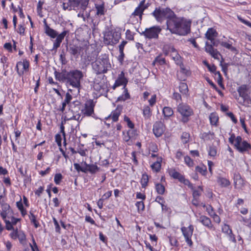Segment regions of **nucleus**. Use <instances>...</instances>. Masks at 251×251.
I'll return each instance as SVG.
<instances>
[{"label":"nucleus","mask_w":251,"mask_h":251,"mask_svg":"<svg viewBox=\"0 0 251 251\" xmlns=\"http://www.w3.org/2000/svg\"><path fill=\"white\" fill-rule=\"evenodd\" d=\"M237 91L239 96L243 99L244 105H247L251 104V100L247 94V86L246 85L240 86L238 88Z\"/></svg>","instance_id":"12"},{"label":"nucleus","mask_w":251,"mask_h":251,"mask_svg":"<svg viewBox=\"0 0 251 251\" xmlns=\"http://www.w3.org/2000/svg\"><path fill=\"white\" fill-rule=\"evenodd\" d=\"M169 174L170 176L174 179H176L180 174L179 172L176 171L175 169H170L169 171Z\"/></svg>","instance_id":"53"},{"label":"nucleus","mask_w":251,"mask_h":251,"mask_svg":"<svg viewBox=\"0 0 251 251\" xmlns=\"http://www.w3.org/2000/svg\"><path fill=\"white\" fill-rule=\"evenodd\" d=\"M143 114L145 119H149L151 115V111L148 105L143 107Z\"/></svg>","instance_id":"34"},{"label":"nucleus","mask_w":251,"mask_h":251,"mask_svg":"<svg viewBox=\"0 0 251 251\" xmlns=\"http://www.w3.org/2000/svg\"><path fill=\"white\" fill-rule=\"evenodd\" d=\"M166 64V60L165 58L162 57L160 55H158L155 57L154 61L152 62V65L154 66L155 64L158 65H163Z\"/></svg>","instance_id":"32"},{"label":"nucleus","mask_w":251,"mask_h":251,"mask_svg":"<svg viewBox=\"0 0 251 251\" xmlns=\"http://www.w3.org/2000/svg\"><path fill=\"white\" fill-rule=\"evenodd\" d=\"M218 36V32L214 28H209L205 34V37L208 40H213Z\"/></svg>","instance_id":"23"},{"label":"nucleus","mask_w":251,"mask_h":251,"mask_svg":"<svg viewBox=\"0 0 251 251\" xmlns=\"http://www.w3.org/2000/svg\"><path fill=\"white\" fill-rule=\"evenodd\" d=\"M184 161L189 167H192L194 165L193 160L188 156H186L184 157Z\"/></svg>","instance_id":"54"},{"label":"nucleus","mask_w":251,"mask_h":251,"mask_svg":"<svg viewBox=\"0 0 251 251\" xmlns=\"http://www.w3.org/2000/svg\"><path fill=\"white\" fill-rule=\"evenodd\" d=\"M234 147L240 152H244L251 148V145L246 141H243L241 136H238L235 140Z\"/></svg>","instance_id":"11"},{"label":"nucleus","mask_w":251,"mask_h":251,"mask_svg":"<svg viewBox=\"0 0 251 251\" xmlns=\"http://www.w3.org/2000/svg\"><path fill=\"white\" fill-rule=\"evenodd\" d=\"M208 214L213 219L215 222L217 224H219L221 222V219L220 217L215 213L212 214L210 211H208Z\"/></svg>","instance_id":"50"},{"label":"nucleus","mask_w":251,"mask_h":251,"mask_svg":"<svg viewBox=\"0 0 251 251\" xmlns=\"http://www.w3.org/2000/svg\"><path fill=\"white\" fill-rule=\"evenodd\" d=\"M147 8V7H140V6L137 7L134 11L132 13L131 18L132 17H134L135 16H139L140 19V20L142 19V15L143 13V11Z\"/></svg>","instance_id":"28"},{"label":"nucleus","mask_w":251,"mask_h":251,"mask_svg":"<svg viewBox=\"0 0 251 251\" xmlns=\"http://www.w3.org/2000/svg\"><path fill=\"white\" fill-rule=\"evenodd\" d=\"M208 154L211 156L214 157L217 154V150L216 149V148L215 147H210L209 151H208Z\"/></svg>","instance_id":"57"},{"label":"nucleus","mask_w":251,"mask_h":251,"mask_svg":"<svg viewBox=\"0 0 251 251\" xmlns=\"http://www.w3.org/2000/svg\"><path fill=\"white\" fill-rule=\"evenodd\" d=\"M214 133L209 131L208 132H203L201 134L200 137L204 141L212 140L214 139Z\"/></svg>","instance_id":"27"},{"label":"nucleus","mask_w":251,"mask_h":251,"mask_svg":"<svg viewBox=\"0 0 251 251\" xmlns=\"http://www.w3.org/2000/svg\"><path fill=\"white\" fill-rule=\"evenodd\" d=\"M84 164L86 167H88V172L92 174L96 173L100 170V168L96 164H88L86 162H84Z\"/></svg>","instance_id":"29"},{"label":"nucleus","mask_w":251,"mask_h":251,"mask_svg":"<svg viewBox=\"0 0 251 251\" xmlns=\"http://www.w3.org/2000/svg\"><path fill=\"white\" fill-rule=\"evenodd\" d=\"M69 33L68 30H64L63 32H62L60 34H57L56 36V39L60 41L61 42H62L65 36L67 34Z\"/></svg>","instance_id":"51"},{"label":"nucleus","mask_w":251,"mask_h":251,"mask_svg":"<svg viewBox=\"0 0 251 251\" xmlns=\"http://www.w3.org/2000/svg\"><path fill=\"white\" fill-rule=\"evenodd\" d=\"M155 190L158 194L162 195L165 193V188L163 184L157 183L155 184Z\"/></svg>","instance_id":"37"},{"label":"nucleus","mask_w":251,"mask_h":251,"mask_svg":"<svg viewBox=\"0 0 251 251\" xmlns=\"http://www.w3.org/2000/svg\"><path fill=\"white\" fill-rule=\"evenodd\" d=\"M176 179H177L180 182L184 183L185 185H188L190 188L193 187V184L190 183L189 180L187 179H185L184 176L181 174L178 175V176Z\"/></svg>","instance_id":"36"},{"label":"nucleus","mask_w":251,"mask_h":251,"mask_svg":"<svg viewBox=\"0 0 251 251\" xmlns=\"http://www.w3.org/2000/svg\"><path fill=\"white\" fill-rule=\"evenodd\" d=\"M209 120L211 125L217 126V123L219 120L218 115L214 113H212L209 115Z\"/></svg>","instance_id":"35"},{"label":"nucleus","mask_w":251,"mask_h":251,"mask_svg":"<svg viewBox=\"0 0 251 251\" xmlns=\"http://www.w3.org/2000/svg\"><path fill=\"white\" fill-rule=\"evenodd\" d=\"M2 211L0 213V216L3 220L6 218L7 215L10 212V208L9 205L7 203H4L1 205Z\"/></svg>","instance_id":"24"},{"label":"nucleus","mask_w":251,"mask_h":251,"mask_svg":"<svg viewBox=\"0 0 251 251\" xmlns=\"http://www.w3.org/2000/svg\"><path fill=\"white\" fill-rule=\"evenodd\" d=\"M54 76L57 80L64 82L67 86H71L76 88L77 93L79 92L81 86L80 80L83 77L82 71L78 70H73L70 71H67L66 70H62L61 72L55 71Z\"/></svg>","instance_id":"1"},{"label":"nucleus","mask_w":251,"mask_h":251,"mask_svg":"<svg viewBox=\"0 0 251 251\" xmlns=\"http://www.w3.org/2000/svg\"><path fill=\"white\" fill-rule=\"evenodd\" d=\"M172 58L177 65L179 66L183 63L181 61V57L178 53H176L175 56H173Z\"/></svg>","instance_id":"43"},{"label":"nucleus","mask_w":251,"mask_h":251,"mask_svg":"<svg viewBox=\"0 0 251 251\" xmlns=\"http://www.w3.org/2000/svg\"><path fill=\"white\" fill-rule=\"evenodd\" d=\"M179 66L180 68V72L186 75H190V72L184 67V66L183 63L180 64Z\"/></svg>","instance_id":"59"},{"label":"nucleus","mask_w":251,"mask_h":251,"mask_svg":"<svg viewBox=\"0 0 251 251\" xmlns=\"http://www.w3.org/2000/svg\"><path fill=\"white\" fill-rule=\"evenodd\" d=\"M126 38L129 40H134V36L132 34V32L129 30H126Z\"/></svg>","instance_id":"60"},{"label":"nucleus","mask_w":251,"mask_h":251,"mask_svg":"<svg viewBox=\"0 0 251 251\" xmlns=\"http://www.w3.org/2000/svg\"><path fill=\"white\" fill-rule=\"evenodd\" d=\"M177 111L181 115V121L186 123L189 117L193 114V110L190 106L184 103H180L177 106Z\"/></svg>","instance_id":"8"},{"label":"nucleus","mask_w":251,"mask_h":251,"mask_svg":"<svg viewBox=\"0 0 251 251\" xmlns=\"http://www.w3.org/2000/svg\"><path fill=\"white\" fill-rule=\"evenodd\" d=\"M80 103L79 101L76 100L73 102V103L70 104V107L72 109V110L73 112H77V109H80Z\"/></svg>","instance_id":"40"},{"label":"nucleus","mask_w":251,"mask_h":251,"mask_svg":"<svg viewBox=\"0 0 251 251\" xmlns=\"http://www.w3.org/2000/svg\"><path fill=\"white\" fill-rule=\"evenodd\" d=\"M149 181V176L148 175L146 174H144L142 175V178L141 180V184L142 187L143 188H145L147 185Z\"/></svg>","instance_id":"38"},{"label":"nucleus","mask_w":251,"mask_h":251,"mask_svg":"<svg viewBox=\"0 0 251 251\" xmlns=\"http://www.w3.org/2000/svg\"><path fill=\"white\" fill-rule=\"evenodd\" d=\"M45 33L51 38H54L57 35V32L51 28L47 24L46 20H44Z\"/></svg>","instance_id":"21"},{"label":"nucleus","mask_w":251,"mask_h":251,"mask_svg":"<svg viewBox=\"0 0 251 251\" xmlns=\"http://www.w3.org/2000/svg\"><path fill=\"white\" fill-rule=\"evenodd\" d=\"M161 31V29L160 26H153L150 28H146L145 31L140 34L148 39H157L158 38V34Z\"/></svg>","instance_id":"9"},{"label":"nucleus","mask_w":251,"mask_h":251,"mask_svg":"<svg viewBox=\"0 0 251 251\" xmlns=\"http://www.w3.org/2000/svg\"><path fill=\"white\" fill-rule=\"evenodd\" d=\"M217 182L222 187H227L230 185V182L226 178L221 176L217 177Z\"/></svg>","instance_id":"26"},{"label":"nucleus","mask_w":251,"mask_h":251,"mask_svg":"<svg viewBox=\"0 0 251 251\" xmlns=\"http://www.w3.org/2000/svg\"><path fill=\"white\" fill-rule=\"evenodd\" d=\"M80 48L76 46L70 47L69 51L71 54L77 57L80 53Z\"/></svg>","instance_id":"31"},{"label":"nucleus","mask_w":251,"mask_h":251,"mask_svg":"<svg viewBox=\"0 0 251 251\" xmlns=\"http://www.w3.org/2000/svg\"><path fill=\"white\" fill-rule=\"evenodd\" d=\"M224 59L222 58V61L220 62V66L222 67V71L225 74L227 71L228 67L230 65L229 63L223 62Z\"/></svg>","instance_id":"46"},{"label":"nucleus","mask_w":251,"mask_h":251,"mask_svg":"<svg viewBox=\"0 0 251 251\" xmlns=\"http://www.w3.org/2000/svg\"><path fill=\"white\" fill-rule=\"evenodd\" d=\"M62 179L63 176L60 173L56 174L54 175V181L56 184H59Z\"/></svg>","instance_id":"44"},{"label":"nucleus","mask_w":251,"mask_h":251,"mask_svg":"<svg viewBox=\"0 0 251 251\" xmlns=\"http://www.w3.org/2000/svg\"><path fill=\"white\" fill-rule=\"evenodd\" d=\"M94 105L92 102L86 103L84 109L81 110V112L84 116H91L94 114Z\"/></svg>","instance_id":"19"},{"label":"nucleus","mask_w":251,"mask_h":251,"mask_svg":"<svg viewBox=\"0 0 251 251\" xmlns=\"http://www.w3.org/2000/svg\"><path fill=\"white\" fill-rule=\"evenodd\" d=\"M215 75L218 76L217 82L221 87L224 89V85L223 84V78L219 72L215 73Z\"/></svg>","instance_id":"47"},{"label":"nucleus","mask_w":251,"mask_h":251,"mask_svg":"<svg viewBox=\"0 0 251 251\" xmlns=\"http://www.w3.org/2000/svg\"><path fill=\"white\" fill-rule=\"evenodd\" d=\"M162 161V157H157L156 161L154 162L151 165V168L154 172H158L160 171L161 167Z\"/></svg>","instance_id":"25"},{"label":"nucleus","mask_w":251,"mask_h":251,"mask_svg":"<svg viewBox=\"0 0 251 251\" xmlns=\"http://www.w3.org/2000/svg\"><path fill=\"white\" fill-rule=\"evenodd\" d=\"M222 231L226 235L229 241L234 243H236L235 235L233 234L232 229L229 225L225 224L222 227Z\"/></svg>","instance_id":"16"},{"label":"nucleus","mask_w":251,"mask_h":251,"mask_svg":"<svg viewBox=\"0 0 251 251\" xmlns=\"http://www.w3.org/2000/svg\"><path fill=\"white\" fill-rule=\"evenodd\" d=\"M32 241L33 242V245H31L30 243H29V245L31 247L32 251H39L38 246L35 242V241L33 237H32Z\"/></svg>","instance_id":"61"},{"label":"nucleus","mask_w":251,"mask_h":251,"mask_svg":"<svg viewBox=\"0 0 251 251\" xmlns=\"http://www.w3.org/2000/svg\"><path fill=\"white\" fill-rule=\"evenodd\" d=\"M181 231L187 245L190 247H192L193 244L191 239L194 231L193 225H190L187 227L182 226L181 227Z\"/></svg>","instance_id":"10"},{"label":"nucleus","mask_w":251,"mask_h":251,"mask_svg":"<svg viewBox=\"0 0 251 251\" xmlns=\"http://www.w3.org/2000/svg\"><path fill=\"white\" fill-rule=\"evenodd\" d=\"M152 15L155 17L158 22L162 23L167 20L166 24L168 27V23L170 20H172L176 16L174 12L170 8H156L152 13Z\"/></svg>","instance_id":"5"},{"label":"nucleus","mask_w":251,"mask_h":251,"mask_svg":"<svg viewBox=\"0 0 251 251\" xmlns=\"http://www.w3.org/2000/svg\"><path fill=\"white\" fill-rule=\"evenodd\" d=\"M199 190H194L193 192V197L194 198H199V196L201 195V192L202 191V189L201 186L199 187Z\"/></svg>","instance_id":"55"},{"label":"nucleus","mask_w":251,"mask_h":251,"mask_svg":"<svg viewBox=\"0 0 251 251\" xmlns=\"http://www.w3.org/2000/svg\"><path fill=\"white\" fill-rule=\"evenodd\" d=\"M122 107L121 106H118L116 109L113 111L111 114L105 119L106 120H108L109 119L111 118L113 122H117L118 120L119 117L121 114Z\"/></svg>","instance_id":"20"},{"label":"nucleus","mask_w":251,"mask_h":251,"mask_svg":"<svg viewBox=\"0 0 251 251\" xmlns=\"http://www.w3.org/2000/svg\"><path fill=\"white\" fill-rule=\"evenodd\" d=\"M243 179L240 175L237 174L234 175V183L235 186L237 185L238 183H239V184H242L243 183Z\"/></svg>","instance_id":"45"},{"label":"nucleus","mask_w":251,"mask_h":251,"mask_svg":"<svg viewBox=\"0 0 251 251\" xmlns=\"http://www.w3.org/2000/svg\"><path fill=\"white\" fill-rule=\"evenodd\" d=\"M95 8L97 11L96 15L100 17L105 14L106 9L105 8L104 3L102 2L100 4H95Z\"/></svg>","instance_id":"22"},{"label":"nucleus","mask_w":251,"mask_h":251,"mask_svg":"<svg viewBox=\"0 0 251 251\" xmlns=\"http://www.w3.org/2000/svg\"><path fill=\"white\" fill-rule=\"evenodd\" d=\"M133 132V130H129L127 132L125 133V132L123 131V133L124 134L123 139L126 142H128L131 138L130 133Z\"/></svg>","instance_id":"52"},{"label":"nucleus","mask_w":251,"mask_h":251,"mask_svg":"<svg viewBox=\"0 0 251 251\" xmlns=\"http://www.w3.org/2000/svg\"><path fill=\"white\" fill-rule=\"evenodd\" d=\"M127 82L128 80L125 76V73L123 71L121 72L118 75V78L113 86V88L115 89L117 87L121 85L124 86V94L118 98L117 101H125L130 98L129 94L127 88L126 87Z\"/></svg>","instance_id":"6"},{"label":"nucleus","mask_w":251,"mask_h":251,"mask_svg":"<svg viewBox=\"0 0 251 251\" xmlns=\"http://www.w3.org/2000/svg\"><path fill=\"white\" fill-rule=\"evenodd\" d=\"M204 50L215 59L219 60V56H221L220 52L209 43L206 41L205 44Z\"/></svg>","instance_id":"13"},{"label":"nucleus","mask_w":251,"mask_h":251,"mask_svg":"<svg viewBox=\"0 0 251 251\" xmlns=\"http://www.w3.org/2000/svg\"><path fill=\"white\" fill-rule=\"evenodd\" d=\"M18 238L21 244L24 246L26 244V236L23 231H19Z\"/></svg>","instance_id":"39"},{"label":"nucleus","mask_w":251,"mask_h":251,"mask_svg":"<svg viewBox=\"0 0 251 251\" xmlns=\"http://www.w3.org/2000/svg\"><path fill=\"white\" fill-rule=\"evenodd\" d=\"M220 44L222 47H225L227 49L230 50L232 51H236L237 50L236 49L233 47L231 44H229L226 42H221Z\"/></svg>","instance_id":"41"},{"label":"nucleus","mask_w":251,"mask_h":251,"mask_svg":"<svg viewBox=\"0 0 251 251\" xmlns=\"http://www.w3.org/2000/svg\"><path fill=\"white\" fill-rule=\"evenodd\" d=\"M198 221L202 224L203 226L211 230H215V227L212 223L211 219L204 215H201Z\"/></svg>","instance_id":"17"},{"label":"nucleus","mask_w":251,"mask_h":251,"mask_svg":"<svg viewBox=\"0 0 251 251\" xmlns=\"http://www.w3.org/2000/svg\"><path fill=\"white\" fill-rule=\"evenodd\" d=\"M162 113L165 118H169L173 115L174 111L171 107L165 106L163 109Z\"/></svg>","instance_id":"30"},{"label":"nucleus","mask_w":251,"mask_h":251,"mask_svg":"<svg viewBox=\"0 0 251 251\" xmlns=\"http://www.w3.org/2000/svg\"><path fill=\"white\" fill-rule=\"evenodd\" d=\"M89 0H62V7L64 10H80L84 11Z\"/></svg>","instance_id":"4"},{"label":"nucleus","mask_w":251,"mask_h":251,"mask_svg":"<svg viewBox=\"0 0 251 251\" xmlns=\"http://www.w3.org/2000/svg\"><path fill=\"white\" fill-rule=\"evenodd\" d=\"M104 75L101 76H98L94 80V88L97 91H100L101 89H104Z\"/></svg>","instance_id":"18"},{"label":"nucleus","mask_w":251,"mask_h":251,"mask_svg":"<svg viewBox=\"0 0 251 251\" xmlns=\"http://www.w3.org/2000/svg\"><path fill=\"white\" fill-rule=\"evenodd\" d=\"M29 66V62L26 59L23 60V61H19L17 63L16 67L17 73L20 76L23 75L24 73V71H27L28 69Z\"/></svg>","instance_id":"15"},{"label":"nucleus","mask_w":251,"mask_h":251,"mask_svg":"<svg viewBox=\"0 0 251 251\" xmlns=\"http://www.w3.org/2000/svg\"><path fill=\"white\" fill-rule=\"evenodd\" d=\"M189 133L186 132H183L181 136L182 142L184 144L187 143L189 142Z\"/></svg>","instance_id":"42"},{"label":"nucleus","mask_w":251,"mask_h":251,"mask_svg":"<svg viewBox=\"0 0 251 251\" xmlns=\"http://www.w3.org/2000/svg\"><path fill=\"white\" fill-rule=\"evenodd\" d=\"M196 171L201 173L202 175H205L206 172V168L205 166H197L195 168Z\"/></svg>","instance_id":"48"},{"label":"nucleus","mask_w":251,"mask_h":251,"mask_svg":"<svg viewBox=\"0 0 251 251\" xmlns=\"http://www.w3.org/2000/svg\"><path fill=\"white\" fill-rule=\"evenodd\" d=\"M191 22L175 16L168 23L167 29L173 34L184 36L190 32Z\"/></svg>","instance_id":"2"},{"label":"nucleus","mask_w":251,"mask_h":251,"mask_svg":"<svg viewBox=\"0 0 251 251\" xmlns=\"http://www.w3.org/2000/svg\"><path fill=\"white\" fill-rule=\"evenodd\" d=\"M124 121L127 123V125L128 127L131 129L134 128V124L131 121V120L128 117L125 116L124 117Z\"/></svg>","instance_id":"58"},{"label":"nucleus","mask_w":251,"mask_h":251,"mask_svg":"<svg viewBox=\"0 0 251 251\" xmlns=\"http://www.w3.org/2000/svg\"><path fill=\"white\" fill-rule=\"evenodd\" d=\"M179 90L181 94L187 95L188 93L187 84L184 82H180L179 85Z\"/></svg>","instance_id":"33"},{"label":"nucleus","mask_w":251,"mask_h":251,"mask_svg":"<svg viewBox=\"0 0 251 251\" xmlns=\"http://www.w3.org/2000/svg\"><path fill=\"white\" fill-rule=\"evenodd\" d=\"M121 37V29L119 28L112 29L104 35V43L107 45H114L118 43Z\"/></svg>","instance_id":"7"},{"label":"nucleus","mask_w":251,"mask_h":251,"mask_svg":"<svg viewBox=\"0 0 251 251\" xmlns=\"http://www.w3.org/2000/svg\"><path fill=\"white\" fill-rule=\"evenodd\" d=\"M92 66L97 75L106 73L111 68L108 56L106 54H101L97 60L92 63Z\"/></svg>","instance_id":"3"},{"label":"nucleus","mask_w":251,"mask_h":251,"mask_svg":"<svg viewBox=\"0 0 251 251\" xmlns=\"http://www.w3.org/2000/svg\"><path fill=\"white\" fill-rule=\"evenodd\" d=\"M19 234V232L18 231V229L17 228L16 229H13V231L10 233L9 236L11 238L15 240L18 238Z\"/></svg>","instance_id":"56"},{"label":"nucleus","mask_w":251,"mask_h":251,"mask_svg":"<svg viewBox=\"0 0 251 251\" xmlns=\"http://www.w3.org/2000/svg\"><path fill=\"white\" fill-rule=\"evenodd\" d=\"M6 224V229L8 230H10L12 229H14L13 227V225L12 223L8 220H7L6 219L3 220Z\"/></svg>","instance_id":"63"},{"label":"nucleus","mask_w":251,"mask_h":251,"mask_svg":"<svg viewBox=\"0 0 251 251\" xmlns=\"http://www.w3.org/2000/svg\"><path fill=\"white\" fill-rule=\"evenodd\" d=\"M242 220L244 223L245 225L249 227H251V218H246L242 217Z\"/></svg>","instance_id":"64"},{"label":"nucleus","mask_w":251,"mask_h":251,"mask_svg":"<svg viewBox=\"0 0 251 251\" xmlns=\"http://www.w3.org/2000/svg\"><path fill=\"white\" fill-rule=\"evenodd\" d=\"M165 129V125L160 121L156 122L153 126V133L157 137H160L163 134Z\"/></svg>","instance_id":"14"},{"label":"nucleus","mask_w":251,"mask_h":251,"mask_svg":"<svg viewBox=\"0 0 251 251\" xmlns=\"http://www.w3.org/2000/svg\"><path fill=\"white\" fill-rule=\"evenodd\" d=\"M135 205L137 207L139 212L143 211L145 209V205L143 201L136 202Z\"/></svg>","instance_id":"49"},{"label":"nucleus","mask_w":251,"mask_h":251,"mask_svg":"<svg viewBox=\"0 0 251 251\" xmlns=\"http://www.w3.org/2000/svg\"><path fill=\"white\" fill-rule=\"evenodd\" d=\"M119 52L120 54L118 57V60L119 61V62L122 64L124 62L125 54L124 52V50H119Z\"/></svg>","instance_id":"62"}]
</instances>
